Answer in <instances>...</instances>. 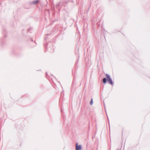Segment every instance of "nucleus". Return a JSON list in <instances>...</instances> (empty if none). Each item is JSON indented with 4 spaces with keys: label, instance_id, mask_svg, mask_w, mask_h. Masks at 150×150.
I'll return each mask as SVG.
<instances>
[{
    "label": "nucleus",
    "instance_id": "1",
    "mask_svg": "<svg viewBox=\"0 0 150 150\" xmlns=\"http://www.w3.org/2000/svg\"><path fill=\"white\" fill-rule=\"evenodd\" d=\"M106 78L107 80L108 81L111 85L113 83V81L110 77L109 75L107 74H106Z\"/></svg>",
    "mask_w": 150,
    "mask_h": 150
},
{
    "label": "nucleus",
    "instance_id": "2",
    "mask_svg": "<svg viewBox=\"0 0 150 150\" xmlns=\"http://www.w3.org/2000/svg\"><path fill=\"white\" fill-rule=\"evenodd\" d=\"M76 150H81V146L78 145L77 143H76Z\"/></svg>",
    "mask_w": 150,
    "mask_h": 150
},
{
    "label": "nucleus",
    "instance_id": "3",
    "mask_svg": "<svg viewBox=\"0 0 150 150\" xmlns=\"http://www.w3.org/2000/svg\"><path fill=\"white\" fill-rule=\"evenodd\" d=\"M39 2V1L38 0H36L32 2V3L34 4H37Z\"/></svg>",
    "mask_w": 150,
    "mask_h": 150
},
{
    "label": "nucleus",
    "instance_id": "4",
    "mask_svg": "<svg viewBox=\"0 0 150 150\" xmlns=\"http://www.w3.org/2000/svg\"><path fill=\"white\" fill-rule=\"evenodd\" d=\"M106 79L105 78H104L103 79V82L104 83H105L106 81Z\"/></svg>",
    "mask_w": 150,
    "mask_h": 150
},
{
    "label": "nucleus",
    "instance_id": "5",
    "mask_svg": "<svg viewBox=\"0 0 150 150\" xmlns=\"http://www.w3.org/2000/svg\"><path fill=\"white\" fill-rule=\"evenodd\" d=\"M93 100L92 99L90 101V103H93Z\"/></svg>",
    "mask_w": 150,
    "mask_h": 150
}]
</instances>
